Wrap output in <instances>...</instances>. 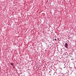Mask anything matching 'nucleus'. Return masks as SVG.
Segmentation results:
<instances>
[{
    "label": "nucleus",
    "instance_id": "obj_1",
    "mask_svg": "<svg viewBox=\"0 0 76 76\" xmlns=\"http://www.w3.org/2000/svg\"><path fill=\"white\" fill-rule=\"evenodd\" d=\"M65 47L66 48H68V44H67V43H65Z\"/></svg>",
    "mask_w": 76,
    "mask_h": 76
},
{
    "label": "nucleus",
    "instance_id": "obj_2",
    "mask_svg": "<svg viewBox=\"0 0 76 76\" xmlns=\"http://www.w3.org/2000/svg\"><path fill=\"white\" fill-rule=\"evenodd\" d=\"M11 65L13 66V63H11Z\"/></svg>",
    "mask_w": 76,
    "mask_h": 76
},
{
    "label": "nucleus",
    "instance_id": "obj_3",
    "mask_svg": "<svg viewBox=\"0 0 76 76\" xmlns=\"http://www.w3.org/2000/svg\"><path fill=\"white\" fill-rule=\"evenodd\" d=\"M55 41H56V39H55Z\"/></svg>",
    "mask_w": 76,
    "mask_h": 76
},
{
    "label": "nucleus",
    "instance_id": "obj_4",
    "mask_svg": "<svg viewBox=\"0 0 76 76\" xmlns=\"http://www.w3.org/2000/svg\"><path fill=\"white\" fill-rule=\"evenodd\" d=\"M53 41H54V39H53Z\"/></svg>",
    "mask_w": 76,
    "mask_h": 76
},
{
    "label": "nucleus",
    "instance_id": "obj_5",
    "mask_svg": "<svg viewBox=\"0 0 76 76\" xmlns=\"http://www.w3.org/2000/svg\"><path fill=\"white\" fill-rule=\"evenodd\" d=\"M64 68H65V67H64Z\"/></svg>",
    "mask_w": 76,
    "mask_h": 76
}]
</instances>
